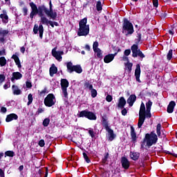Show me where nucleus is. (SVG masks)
Instances as JSON below:
<instances>
[{
    "label": "nucleus",
    "mask_w": 177,
    "mask_h": 177,
    "mask_svg": "<svg viewBox=\"0 0 177 177\" xmlns=\"http://www.w3.org/2000/svg\"><path fill=\"white\" fill-rule=\"evenodd\" d=\"M146 112V106H145V103L142 102L139 111V117L142 118L145 115V113Z\"/></svg>",
    "instance_id": "obj_27"
},
{
    "label": "nucleus",
    "mask_w": 177,
    "mask_h": 177,
    "mask_svg": "<svg viewBox=\"0 0 177 177\" xmlns=\"http://www.w3.org/2000/svg\"><path fill=\"white\" fill-rule=\"evenodd\" d=\"M12 91L13 95H17L19 96V95H21V90L19 88V86L13 84L12 86Z\"/></svg>",
    "instance_id": "obj_23"
},
{
    "label": "nucleus",
    "mask_w": 177,
    "mask_h": 177,
    "mask_svg": "<svg viewBox=\"0 0 177 177\" xmlns=\"http://www.w3.org/2000/svg\"><path fill=\"white\" fill-rule=\"evenodd\" d=\"M74 67H75V65H73V62H69L66 63V68L69 74L74 73Z\"/></svg>",
    "instance_id": "obj_28"
},
{
    "label": "nucleus",
    "mask_w": 177,
    "mask_h": 177,
    "mask_svg": "<svg viewBox=\"0 0 177 177\" xmlns=\"http://www.w3.org/2000/svg\"><path fill=\"white\" fill-rule=\"evenodd\" d=\"M45 140L41 139L39 142H38V145L39 146V147H45Z\"/></svg>",
    "instance_id": "obj_47"
},
{
    "label": "nucleus",
    "mask_w": 177,
    "mask_h": 177,
    "mask_svg": "<svg viewBox=\"0 0 177 177\" xmlns=\"http://www.w3.org/2000/svg\"><path fill=\"white\" fill-rule=\"evenodd\" d=\"M136 102V95L131 94L127 99V103L130 107L133 106V103Z\"/></svg>",
    "instance_id": "obj_19"
},
{
    "label": "nucleus",
    "mask_w": 177,
    "mask_h": 177,
    "mask_svg": "<svg viewBox=\"0 0 177 177\" xmlns=\"http://www.w3.org/2000/svg\"><path fill=\"white\" fill-rule=\"evenodd\" d=\"M44 111H45V109L39 107L37 112H36V115H39V114H41V113H44Z\"/></svg>",
    "instance_id": "obj_52"
},
{
    "label": "nucleus",
    "mask_w": 177,
    "mask_h": 177,
    "mask_svg": "<svg viewBox=\"0 0 177 177\" xmlns=\"http://www.w3.org/2000/svg\"><path fill=\"white\" fill-rule=\"evenodd\" d=\"M5 80H6V77L3 74H0V84L4 82Z\"/></svg>",
    "instance_id": "obj_55"
},
{
    "label": "nucleus",
    "mask_w": 177,
    "mask_h": 177,
    "mask_svg": "<svg viewBox=\"0 0 177 177\" xmlns=\"http://www.w3.org/2000/svg\"><path fill=\"white\" fill-rule=\"evenodd\" d=\"M131 140L133 143H136V140L138 139V137L136 136V133H131Z\"/></svg>",
    "instance_id": "obj_51"
},
{
    "label": "nucleus",
    "mask_w": 177,
    "mask_h": 177,
    "mask_svg": "<svg viewBox=\"0 0 177 177\" xmlns=\"http://www.w3.org/2000/svg\"><path fill=\"white\" fill-rule=\"evenodd\" d=\"M120 162L122 165V167L124 169H129V167H131V162H129V160H128V158H127V157L122 156L121 158Z\"/></svg>",
    "instance_id": "obj_15"
},
{
    "label": "nucleus",
    "mask_w": 177,
    "mask_h": 177,
    "mask_svg": "<svg viewBox=\"0 0 177 177\" xmlns=\"http://www.w3.org/2000/svg\"><path fill=\"white\" fill-rule=\"evenodd\" d=\"M19 116L16 113H10L6 116V122H10V121H13V120H18Z\"/></svg>",
    "instance_id": "obj_20"
},
{
    "label": "nucleus",
    "mask_w": 177,
    "mask_h": 177,
    "mask_svg": "<svg viewBox=\"0 0 177 177\" xmlns=\"http://www.w3.org/2000/svg\"><path fill=\"white\" fill-rule=\"evenodd\" d=\"M109 159V152H107L105 155L104 158H102L103 164H106L107 162V160Z\"/></svg>",
    "instance_id": "obj_50"
},
{
    "label": "nucleus",
    "mask_w": 177,
    "mask_h": 177,
    "mask_svg": "<svg viewBox=\"0 0 177 177\" xmlns=\"http://www.w3.org/2000/svg\"><path fill=\"white\" fill-rule=\"evenodd\" d=\"M64 138L68 139V140H71V142H74V140H73V136H71V134H65L64 136Z\"/></svg>",
    "instance_id": "obj_49"
},
{
    "label": "nucleus",
    "mask_w": 177,
    "mask_h": 177,
    "mask_svg": "<svg viewBox=\"0 0 177 177\" xmlns=\"http://www.w3.org/2000/svg\"><path fill=\"white\" fill-rule=\"evenodd\" d=\"M52 56L56 59V60H58L59 62L62 61V55H64V51H56V48H53L52 50Z\"/></svg>",
    "instance_id": "obj_14"
},
{
    "label": "nucleus",
    "mask_w": 177,
    "mask_h": 177,
    "mask_svg": "<svg viewBox=\"0 0 177 177\" xmlns=\"http://www.w3.org/2000/svg\"><path fill=\"white\" fill-rule=\"evenodd\" d=\"M3 152L0 153V160H2V157H3ZM0 177H5V172L2 169L0 168Z\"/></svg>",
    "instance_id": "obj_40"
},
{
    "label": "nucleus",
    "mask_w": 177,
    "mask_h": 177,
    "mask_svg": "<svg viewBox=\"0 0 177 177\" xmlns=\"http://www.w3.org/2000/svg\"><path fill=\"white\" fill-rule=\"evenodd\" d=\"M9 34V30L0 29V37H6Z\"/></svg>",
    "instance_id": "obj_39"
},
{
    "label": "nucleus",
    "mask_w": 177,
    "mask_h": 177,
    "mask_svg": "<svg viewBox=\"0 0 177 177\" xmlns=\"http://www.w3.org/2000/svg\"><path fill=\"white\" fill-rule=\"evenodd\" d=\"M0 66L1 67H5L6 66V58L5 57H0Z\"/></svg>",
    "instance_id": "obj_36"
},
{
    "label": "nucleus",
    "mask_w": 177,
    "mask_h": 177,
    "mask_svg": "<svg viewBox=\"0 0 177 177\" xmlns=\"http://www.w3.org/2000/svg\"><path fill=\"white\" fill-rule=\"evenodd\" d=\"M91 138H92L93 140H96L97 136L95 133H90Z\"/></svg>",
    "instance_id": "obj_63"
},
{
    "label": "nucleus",
    "mask_w": 177,
    "mask_h": 177,
    "mask_svg": "<svg viewBox=\"0 0 177 177\" xmlns=\"http://www.w3.org/2000/svg\"><path fill=\"white\" fill-rule=\"evenodd\" d=\"M124 56H129L131 55V49H127L124 52Z\"/></svg>",
    "instance_id": "obj_57"
},
{
    "label": "nucleus",
    "mask_w": 177,
    "mask_h": 177,
    "mask_svg": "<svg viewBox=\"0 0 177 177\" xmlns=\"http://www.w3.org/2000/svg\"><path fill=\"white\" fill-rule=\"evenodd\" d=\"M23 75L20 72L12 73V77H11L12 82H15V80H21Z\"/></svg>",
    "instance_id": "obj_21"
},
{
    "label": "nucleus",
    "mask_w": 177,
    "mask_h": 177,
    "mask_svg": "<svg viewBox=\"0 0 177 177\" xmlns=\"http://www.w3.org/2000/svg\"><path fill=\"white\" fill-rule=\"evenodd\" d=\"M90 91H91V97L95 98V97H96V96H97V91H96V89L92 88Z\"/></svg>",
    "instance_id": "obj_41"
},
{
    "label": "nucleus",
    "mask_w": 177,
    "mask_h": 177,
    "mask_svg": "<svg viewBox=\"0 0 177 177\" xmlns=\"http://www.w3.org/2000/svg\"><path fill=\"white\" fill-rule=\"evenodd\" d=\"M15 151H7L5 152V157H15Z\"/></svg>",
    "instance_id": "obj_38"
},
{
    "label": "nucleus",
    "mask_w": 177,
    "mask_h": 177,
    "mask_svg": "<svg viewBox=\"0 0 177 177\" xmlns=\"http://www.w3.org/2000/svg\"><path fill=\"white\" fill-rule=\"evenodd\" d=\"M125 104H127V100H125L124 97H120L118 100V107L119 109H124Z\"/></svg>",
    "instance_id": "obj_22"
},
{
    "label": "nucleus",
    "mask_w": 177,
    "mask_h": 177,
    "mask_svg": "<svg viewBox=\"0 0 177 177\" xmlns=\"http://www.w3.org/2000/svg\"><path fill=\"white\" fill-rule=\"evenodd\" d=\"M84 88L85 89H89V91L93 89V85L91 83H89V82H84Z\"/></svg>",
    "instance_id": "obj_35"
},
{
    "label": "nucleus",
    "mask_w": 177,
    "mask_h": 177,
    "mask_svg": "<svg viewBox=\"0 0 177 177\" xmlns=\"http://www.w3.org/2000/svg\"><path fill=\"white\" fill-rule=\"evenodd\" d=\"M158 142V137L156 133H146L145 137L143 139V141L141 142L140 149H145V144L146 143L147 147H151L153 145H157Z\"/></svg>",
    "instance_id": "obj_3"
},
{
    "label": "nucleus",
    "mask_w": 177,
    "mask_h": 177,
    "mask_svg": "<svg viewBox=\"0 0 177 177\" xmlns=\"http://www.w3.org/2000/svg\"><path fill=\"white\" fill-rule=\"evenodd\" d=\"M42 24H45L46 26H49L50 24L52 28H54L55 26V27H59V23L56 21H52L48 19V18H43V21H40L39 26L37 24H35L33 27L34 34H38V31H39V38L41 39L44 38V26Z\"/></svg>",
    "instance_id": "obj_1"
},
{
    "label": "nucleus",
    "mask_w": 177,
    "mask_h": 177,
    "mask_svg": "<svg viewBox=\"0 0 177 177\" xmlns=\"http://www.w3.org/2000/svg\"><path fill=\"white\" fill-rule=\"evenodd\" d=\"M176 106V102L175 101H171L169 103V105L167 106V111L169 113V114H171V113H174V109H175V106Z\"/></svg>",
    "instance_id": "obj_18"
},
{
    "label": "nucleus",
    "mask_w": 177,
    "mask_h": 177,
    "mask_svg": "<svg viewBox=\"0 0 177 177\" xmlns=\"http://www.w3.org/2000/svg\"><path fill=\"white\" fill-rule=\"evenodd\" d=\"M43 139L45 140V142L49 143V142H52L53 137L49 136V134H46L45 136H43Z\"/></svg>",
    "instance_id": "obj_33"
},
{
    "label": "nucleus",
    "mask_w": 177,
    "mask_h": 177,
    "mask_svg": "<svg viewBox=\"0 0 177 177\" xmlns=\"http://www.w3.org/2000/svg\"><path fill=\"white\" fill-rule=\"evenodd\" d=\"M29 6L31 8V12L30 13V19L32 20L35 16H37V15H39L38 6H37V4H35L34 2L29 3Z\"/></svg>",
    "instance_id": "obj_11"
},
{
    "label": "nucleus",
    "mask_w": 177,
    "mask_h": 177,
    "mask_svg": "<svg viewBox=\"0 0 177 177\" xmlns=\"http://www.w3.org/2000/svg\"><path fill=\"white\" fill-rule=\"evenodd\" d=\"M165 153L166 154H169L170 156H173V157H176V158H177V154L175 153H171L169 151H165Z\"/></svg>",
    "instance_id": "obj_58"
},
{
    "label": "nucleus",
    "mask_w": 177,
    "mask_h": 177,
    "mask_svg": "<svg viewBox=\"0 0 177 177\" xmlns=\"http://www.w3.org/2000/svg\"><path fill=\"white\" fill-rule=\"evenodd\" d=\"M153 106V102L149 100V101L146 103V111H151V106Z\"/></svg>",
    "instance_id": "obj_37"
},
{
    "label": "nucleus",
    "mask_w": 177,
    "mask_h": 177,
    "mask_svg": "<svg viewBox=\"0 0 177 177\" xmlns=\"http://www.w3.org/2000/svg\"><path fill=\"white\" fill-rule=\"evenodd\" d=\"M174 50L172 49H170L167 53V60H171L172 59V55H173Z\"/></svg>",
    "instance_id": "obj_44"
},
{
    "label": "nucleus",
    "mask_w": 177,
    "mask_h": 177,
    "mask_svg": "<svg viewBox=\"0 0 177 177\" xmlns=\"http://www.w3.org/2000/svg\"><path fill=\"white\" fill-rule=\"evenodd\" d=\"M150 111H146L142 118H141L140 116L139 117L138 123V128H142V125L145 123V120H146V118H151V113Z\"/></svg>",
    "instance_id": "obj_12"
},
{
    "label": "nucleus",
    "mask_w": 177,
    "mask_h": 177,
    "mask_svg": "<svg viewBox=\"0 0 177 177\" xmlns=\"http://www.w3.org/2000/svg\"><path fill=\"white\" fill-rule=\"evenodd\" d=\"M156 133H161V124L160 123L157 124Z\"/></svg>",
    "instance_id": "obj_53"
},
{
    "label": "nucleus",
    "mask_w": 177,
    "mask_h": 177,
    "mask_svg": "<svg viewBox=\"0 0 177 177\" xmlns=\"http://www.w3.org/2000/svg\"><path fill=\"white\" fill-rule=\"evenodd\" d=\"M28 102L27 103V105L30 106V104H31V103H32V100H33L32 94H31V93L28 94Z\"/></svg>",
    "instance_id": "obj_43"
},
{
    "label": "nucleus",
    "mask_w": 177,
    "mask_h": 177,
    "mask_svg": "<svg viewBox=\"0 0 177 177\" xmlns=\"http://www.w3.org/2000/svg\"><path fill=\"white\" fill-rule=\"evenodd\" d=\"M137 38L138 39H135L136 44H133L131 47L132 52V57H138V56L139 57H140V59H145V57H146V55L143 54V53L142 52V50H140L139 46H138L142 41V33L138 32Z\"/></svg>",
    "instance_id": "obj_2"
},
{
    "label": "nucleus",
    "mask_w": 177,
    "mask_h": 177,
    "mask_svg": "<svg viewBox=\"0 0 177 177\" xmlns=\"http://www.w3.org/2000/svg\"><path fill=\"white\" fill-rule=\"evenodd\" d=\"M11 59H13L15 62L16 66H17L18 68H21V63H20V58L16 54L12 55Z\"/></svg>",
    "instance_id": "obj_25"
},
{
    "label": "nucleus",
    "mask_w": 177,
    "mask_h": 177,
    "mask_svg": "<svg viewBox=\"0 0 177 177\" xmlns=\"http://www.w3.org/2000/svg\"><path fill=\"white\" fill-rule=\"evenodd\" d=\"M122 115H127V114L128 113V111L127 110V109L123 108V109L121 111Z\"/></svg>",
    "instance_id": "obj_62"
},
{
    "label": "nucleus",
    "mask_w": 177,
    "mask_h": 177,
    "mask_svg": "<svg viewBox=\"0 0 177 177\" xmlns=\"http://www.w3.org/2000/svg\"><path fill=\"white\" fill-rule=\"evenodd\" d=\"M48 8H46V6L42 4L37 7V12H39V17H40V22L44 21V19H46L45 15L48 12Z\"/></svg>",
    "instance_id": "obj_9"
},
{
    "label": "nucleus",
    "mask_w": 177,
    "mask_h": 177,
    "mask_svg": "<svg viewBox=\"0 0 177 177\" xmlns=\"http://www.w3.org/2000/svg\"><path fill=\"white\" fill-rule=\"evenodd\" d=\"M154 8H158V0H152Z\"/></svg>",
    "instance_id": "obj_61"
},
{
    "label": "nucleus",
    "mask_w": 177,
    "mask_h": 177,
    "mask_svg": "<svg viewBox=\"0 0 177 177\" xmlns=\"http://www.w3.org/2000/svg\"><path fill=\"white\" fill-rule=\"evenodd\" d=\"M73 71L77 73V74H81V73H82V67L80 64L75 65Z\"/></svg>",
    "instance_id": "obj_31"
},
{
    "label": "nucleus",
    "mask_w": 177,
    "mask_h": 177,
    "mask_svg": "<svg viewBox=\"0 0 177 177\" xmlns=\"http://www.w3.org/2000/svg\"><path fill=\"white\" fill-rule=\"evenodd\" d=\"M49 122H50V119H49L48 118H45V119L43 120V125H44V127H48V125H49Z\"/></svg>",
    "instance_id": "obj_46"
},
{
    "label": "nucleus",
    "mask_w": 177,
    "mask_h": 177,
    "mask_svg": "<svg viewBox=\"0 0 177 177\" xmlns=\"http://www.w3.org/2000/svg\"><path fill=\"white\" fill-rule=\"evenodd\" d=\"M96 8H97V12H100V10H102V1H98L97 2Z\"/></svg>",
    "instance_id": "obj_45"
},
{
    "label": "nucleus",
    "mask_w": 177,
    "mask_h": 177,
    "mask_svg": "<svg viewBox=\"0 0 177 177\" xmlns=\"http://www.w3.org/2000/svg\"><path fill=\"white\" fill-rule=\"evenodd\" d=\"M134 75L136 77L137 82H139L140 84L142 81H140V65L139 64L136 65Z\"/></svg>",
    "instance_id": "obj_17"
},
{
    "label": "nucleus",
    "mask_w": 177,
    "mask_h": 177,
    "mask_svg": "<svg viewBox=\"0 0 177 177\" xmlns=\"http://www.w3.org/2000/svg\"><path fill=\"white\" fill-rule=\"evenodd\" d=\"M2 12H3V14L0 15V19H2V21L3 23L6 24V23H8L9 21V17L6 14V10H3Z\"/></svg>",
    "instance_id": "obj_24"
},
{
    "label": "nucleus",
    "mask_w": 177,
    "mask_h": 177,
    "mask_svg": "<svg viewBox=\"0 0 177 177\" xmlns=\"http://www.w3.org/2000/svg\"><path fill=\"white\" fill-rule=\"evenodd\" d=\"M122 34H124L125 37H128V35H132L133 32H135V30L133 29V24L128 20L127 18L123 19L122 23Z\"/></svg>",
    "instance_id": "obj_5"
},
{
    "label": "nucleus",
    "mask_w": 177,
    "mask_h": 177,
    "mask_svg": "<svg viewBox=\"0 0 177 177\" xmlns=\"http://www.w3.org/2000/svg\"><path fill=\"white\" fill-rule=\"evenodd\" d=\"M98 46H99V42L94 41L93 44V50L96 51L97 49H99Z\"/></svg>",
    "instance_id": "obj_48"
},
{
    "label": "nucleus",
    "mask_w": 177,
    "mask_h": 177,
    "mask_svg": "<svg viewBox=\"0 0 177 177\" xmlns=\"http://www.w3.org/2000/svg\"><path fill=\"white\" fill-rule=\"evenodd\" d=\"M106 118L107 116L106 115H104L102 117V126L108 133H114V131H113V129L110 128V126H109V121H107Z\"/></svg>",
    "instance_id": "obj_13"
},
{
    "label": "nucleus",
    "mask_w": 177,
    "mask_h": 177,
    "mask_svg": "<svg viewBox=\"0 0 177 177\" xmlns=\"http://www.w3.org/2000/svg\"><path fill=\"white\" fill-rule=\"evenodd\" d=\"M115 138H117V135L115 133H107L106 135V140L109 142H113Z\"/></svg>",
    "instance_id": "obj_30"
},
{
    "label": "nucleus",
    "mask_w": 177,
    "mask_h": 177,
    "mask_svg": "<svg viewBox=\"0 0 177 177\" xmlns=\"http://www.w3.org/2000/svg\"><path fill=\"white\" fill-rule=\"evenodd\" d=\"M88 18L84 17L79 22L78 37H86L89 34V24L87 25Z\"/></svg>",
    "instance_id": "obj_4"
},
{
    "label": "nucleus",
    "mask_w": 177,
    "mask_h": 177,
    "mask_svg": "<svg viewBox=\"0 0 177 177\" xmlns=\"http://www.w3.org/2000/svg\"><path fill=\"white\" fill-rule=\"evenodd\" d=\"M130 157L131 160H133V161H137V160H139V157H140V153L139 152H130Z\"/></svg>",
    "instance_id": "obj_29"
},
{
    "label": "nucleus",
    "mask_w": 177,
    "mask_h": 177,
    "mask_svg": "<svg viewBox=\"0 0 177 177\" xmlns=\"http://www.w3.org/2000/svg\"><path fill=\"white\" fill-rule=\"evenodd\" d=\"M78 117H80V118H87V120H90L91 121H96L97 118L95 113L88 109L80 111L78 114Z\"/></svg>",
    "instance_id": "obj_6"
},
{
    "label": "nucleus",
    "mask_w": 177,
    "mask_h": 177,
    "mask_svg": "<svg viewBox=\"0 0 177 177\" xmlns=\"http://www.w3.org/2000/svg\"><path fill=\"white\" fill-rule=\"evenodd\" d=\"M50 77H53L55 74H57V67L55 66V64H53L51 67L49 69Z\"/></svg>",
    "instance_id": "obj_26"
},
{
    "label": "nucleus",
    "mask_w": 177,
    "mask_h": 177,
    "mask_svg": "<svg viewBox=\"0 0 177 177\" xmlns=\"http://www.w3.org/2000/svg\"><path fill=\"white\" fill-rule=\"evenodd\" d=\"M26 87L28 88H32V84H31V82H26Z\"/></svg>",
    "instance_id": "obj_59"
},
{
    "label": "nucleus",
    "mask_w": 177,
    "mask_h": 177,
    "mask_svg": "<svg viewBox=\"0 0 177 177\" xmlns=\"http://www.w3.org/2000/svg\"><path fill=\"white\" fill-rule=\"evenodd\" d=\"M133 66V64L132 62H127L124 63L125 68L128 70L129 73H131L132 71V66Z\"/></svg>",
    "instance_id": "obj_32"
},
{
    "label": "nucleus",
    "mask_w": 177,
    "mask_h": 177,
    "mask_svg": "<svg viewBox=\"0 0 177 177\" xmlns=\"http://www.w3.org/2000/svg\"><path fill=\"white\" fill-rule=\"evenodd\" d=\"M117 56V53H115L114 54H108L104 57V63L109 64L111 63L112 61L114 60V57Z\"/></svg>",
    "instance_id": "obj_16"
},
{
    "label": "nucleus",
    "mask_w": 177,
    "mask_h": 177,
    "mask_svg": "<svg viewBox=\"0 0 177 177\" xmlns=\"http://www.w3.org/2000/svg\"><path fill=\"white\" fill-rule=\"evenodd\" d=\"M55 97L53 93H49L44 99V104L46 107H52L56 104Z\"/></svg>",
    "instance_id": "obj_7"
},
{
    "label": "nucleus",
    "mask_w": 177,
    "mask_h": 177,
    "mask_svg": "<svg viewBox=\"0 0 177 177\" xmlns=\"http://www.w3.org/2000/svg\"><path fill=\"white\" fill-rule=\"evenodd\" d=\"M6 111H8V109H6V107L2 106V107L1 108V113H6Z\"/></svg>",
    "instance_id": "obj_64"
},
{
    "label": "nucleus",
    "mask_w": 177,
    "mask_h": 177,
    "mask_svg": "<svg viewBox=\"0 0 177 177\" xmlns=\"http://www.w3.org/2000/svg\"><path fill=\"white\" fill-rule=\"evenodd\" d=\"M106 102L110 103V102L113 101V96H111V95H107L106 97Z\"/></svg>",
    "instance_id": "obj_56"
},
{
    "label": "nucleus",
    "mask_w": 177,
    "mask_h": 177,
    "mask_svg": "<svg viewBox=\"0 0 177 177\" xmlns=\"http://www.w3.org/2000/svg\"><path fill=\"white\" fill-rule=\"evenodd\" d=\"M46 91H48V88L45 87L44 89L39 93V96H42V95H45V93H47L48 92H46Z\"/></svg>",
    "instance_id": "obj_60"
},
{
    "label": "nucleus",
    "mask_w": 177,
    "mask_h": 177,
    "mask_svg": "<svg viewBox=\"0 0 177 177\" xmlns=\"http://www.w3.org/2000/svg\"><path fill=\"white\" fill-rule=\"evenodd\" d=\"M22 12L24 13V16H27L28 13V8H27V7H24L22 8Z\"/></svg>",
    "instance_id": "obj_54"
},
{
    "label": "nucleus",
    "mask_w": 177,
    "mask_h": 177,
    "mask_svg": "<svg viewBox=\"0 0 177 177\" xmlns=\"http://www.w3.org/2000/svg\"><path fill=\"white\" fill-rule=\"evenodd\" d=\"M61 88L62 91V93L64 95V97L66 99H68V93L67 92V87L70 85L68 80L67 79H61Z\"/></svg>",
    "instance_id": "obj_8"
},
{
    "label": "nucleus",
    "mask_w": 177,
    "mask_h": 177,
    "mask_svg": "<svg viewBox=\"0 0 177 177\" xmlns=\"http://www.w3.org/2000/svg\"><path fill=\"white\" fill-rule=\"evenodd\" d=\"M83 157L87 164L91 163V159H89V157L88 156V154H86V153L83 152Z\"/></svg>",
    "instance_id": "obj_42"
},
{
    "label": "nucleus",
    "mask_w": 177,
    "mask_h": 177,
    "mask_svg": "<svg viewBox=\"0 0 177 177\" xmlns=\"http://www.w3.org/2000/svg\"><path fill=\"white\" fill-rule=\"evenodd\" d=\"M47 17H50L52 20H56L57 17V12L56 11L53 12V6L52 5V1L49 2V9L47 10V13L46 14Z\"/></svg>",
    "instance_id": "obj_10"
},
{
    "label": "nucleus",
    "mask_w": 177,
    "mask_h": 177,
    "mask_svg": "<svg viewBox=\"0 0 177 177\" xmlns=\"http://www.w3.org/2000/svg\"><path fill=\"white\" fill-rule=\"evenodd\" d=\"M94 52L96 53L98 59H103V53H102V50H100V48H97V50H94Z\"/></svg>",
    "instance_id": "obj_34"
}]
</instances>
